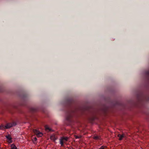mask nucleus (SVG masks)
Returning a JSON list of instances; mask_svg holds the SVG:
<instances>
[{"label":"nucleus","mask_w":149,"mask_h":149,"mask_svg":"<svg viewBox=\"0 0 149 149\" xmlns=\"http://www.w3.org/2000/svg\"><path fill=\"white\" fill-rule=\"evenodd\" d=\"M68 139V138L67 137H62L60 139V143L61 146L63 145L64 143L66 142Z\"/></svg>","instance_id":"obj_1"},{"label":"nucleus","mask_w":149,"mask_h":149,"mask_svg":"<svg viewBox=\"0 0 149 149\" xmlns=\"http://www.w3.org/2000/svg\"><path fill=\"white\" fill-rule=\"evenodd\" d=\"M16 125V123L15 122H13L12 123H9L7 124L6 126H5V128L8 129L15 126Z\"/></svg>","instance_id":"obj_2"},{"label":"nucleus","mask_w":149,"mask_h":149,"mask_svg":"<svg viewBox=\"0 0 149 149\" xmlns=\"http://www.w3.org/2000/svg\"><path fill=\"white\" fill-rule=\"evenodd\" d=\"M33 132L34 133L36 134L38 137H41L42 136V134L38 131L37 130L35 129L33 130Z\"/></svg>","instance_id":"obj_3"},{"label":"nucleus","mask_w":149,"mask_h":149,"mask_svg":"<svg viewBox=\"0 0 149 149\" xmlns=\"http://www.w3.org/2000/svg\"><path fill=\"white\" fill-rule=\"evenodd\" d=\"M118 137L119 138V139L120 140H121L123 138L125 137V135L124 134H123L122 135L119 134L118 136Z\"/></svg>","instance_id":"obj_4"},{"label":"nucleus","mask_w":149,"mask_h":149,"mask_svg":"<svg viewBox=\"0 0 149 149\" xmlns=\"http://www.w3.org/2000/svg\"><path fill=\"white\" fill-rule=\"evenodd\" d=\"M6 138L8 139L9 141H11V136L10 135H8L7 136H6Z\"/></svg>","instance_id":"obj_5"},{"label":"nucleus","mask_w":149,"mask_h":149,"mask_svg":"<svg viewBox=\"0 0 149 149\" xmlns=\"http://www.w3.org/2000/svg\"><path fill=\"white\" fill-rule=\"evenodd\" d=\"M11 149H17L16 146L13 144H12L11 145Z\"/></svg>","instance_id":"obj_6"},{"label":"nucleus","mask_w":149,"mask_h":149,"mask_svg":"<svg viewBox=\"0 0 149 149\" xmlns=\"http://www.w3.org/2000/svg\"><path fill=\"white\" fill-rule=\"evenodd\" d=\"M45 129L46 130H48L49 131H50L51 130V129L47 125L45 126Z\"/></svg>","instance_id":"obj_7"},{"label":"nucleus","mask_w":149,"mask_h":149,"mask_svg":"<svg viewBox=\"0 0 149 149\" xmlns=\"http://www.w3.org/2000/svg\"><path fill=\"white\" fill-rule=\"evenodd\" d=\"M100 137L98 136H95L93 137L94 139L96 140H97L100 139Z\"/></svg>","instance_id":"obj_8"},{"label":"nucleus","mask_w":149,"mask_h":149,"mask_svg":"<svg viewBox=\"0 0 149 149\" xmlns=\"http://www.w3.org/2000/svg\"><path fill=\"white\" fill-rule=\"evenodd\" d=\"M50 139L52 140H55V136L54 135H53L51 136L50 137Z\"/></svg>","instance_id":"obj_9"},{"label":"nucleus","mask_w":149,"mask_h":149,"mask_svg":"<svg viewBox=\"0 0 149 149\" xmlns=\"http://www.w3.org/2000/svg\"><path fill=\"white\" fill-rule=\"evenodd\" d=\"M4 128H5V126L2 125H0V129L3 130Z\"/></svg>","instance_id":"obj_10"},{"label":"nucleus","mask_w":149,"mask_h":149,"mask_svg":"<svg viewBox=\"0 0 149 149\" xmlns=\"http://www.w3.org/2000/svg\"><path fill=\"white\" fill-rule=\"evenodd\" d=\"M81 135H79V136H77V135H75V137L76 139H78V138H81Z\"/></svg>","instance_id":"obj_11"},{"label":"nucleus","mask_w":149,"mask_h":149,"mask_svg":"<svg viewBox=\"0 0 149 149\" xmlns=\"http://www.w3.org/2000/svg\"><path fill=\"white\" fill-rule=\"evenodd\" d=\"M106 148V147L105 146H102L100 147V148H99V149H104L105 148Z\"/></svg>","instance_id":"obj_12"},{"label":"nucleus","mask_w":149,"mask_h":149,"mask_svg":"<svg viewBox=\"0 0 149 149\" xmlns=\"http://www.w3.org/2000/svg\"><path fill=\"white\" fill-rule=\"evenodd\" d=\"M33 139L34 140V141H36L37 140V138H36V137H34L33 138Z\"/></svg>","instance_id":"obj_13"},{"label":"nucleus","mask_w":149,"mask_h":149,"mask_svg":"<svg viewBox=\"0 0 149 149\" xmlns=\"http://www.w3.org/2000/svg\"><path fill=\"white\" fill-rule=\"evenodd\" d=\"M141 149H142V148Z\"/></svg>","instance_id":"obj_14"}]
</instances>
